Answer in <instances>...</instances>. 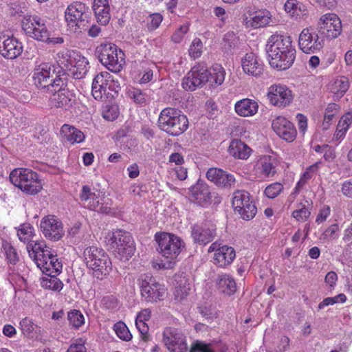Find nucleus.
Returning a JSON list of instances; mask_svg holds the SVG:
<instances>
[{
    "mask_svg": "<svg viewBox=\"0 0 352 352\" xmlns=\"http://www.w3.org/2000/svg\"><path fill=\"white\" fill-rule=\"evenodd\" d=\"M80 198L85 206L91 210L104 214H108L111 212V208L101 203V199L99 196L93 192L87 186H82Z\"/></svg>",
    "mask_w": 352,
    "mask_h": 352,
    "instance_id": "a878e982",
    "label": "nucleus"
},
{
    "mask_svg": "<svg viewBox=\"0 0 352 352\" xmlns=\"http://www.w3.org/2000/svg\"><path fill=\"white\" fill-rule=\"evenodd\" d=\"M166 290L164 285L156 282L149 276H146L140 283L141 296L146 302L154 303L164 300Z\"/></svg>",
    "mask_w": 352,
    "mask_h": 352,
    "instance_id": "2eb2a0df",
    "label": "nucleus"
},
{
    "mask_svg": "<svg viewBox=\"0 0 352 352\" xmlns=\"http://www.w3.org/2000/svg\"><path fill=\"white\" fill-rule=\"evenodd\" d=\"M100 63L112 72H119L122 69L124 54L115 44L102 43L96 49Z\"/></svg>",
    "mask_w": 352,
    "mask_h": 352,
    "instance_id": "6e6552de",
    "label": "nucleus"
},
{
    "mask_svg": "<svg viewBox=\"0 0 352 352\" xmlns=\"http://www.w3.org/2000/svg\"><path fill=\"white\" fill-rule=\"evenodd\" d=\"M45 274L46 276L43 277L41 281V285L43 288L58 292L63 289V284L61 280L56 277L57 274Z\"/></svg>",
    "mask_w": 352,
    "mask_h": 352,
    "instance_id": "37998d69",
    "label": "nucleus"
},
{
    "mask_svg": "<svg viewBox=\"0 0 352 352\" xmlns=\"http://www.w3.org/2000/svg\"><path fill=\"white\" fill-rule=\"evenodd\" d=\"M83 258L87 267L93 270L94 276L98 279H103L112 270L108 254L96 246L86 248L83 252Z\"/></svg>",
    "mask_w": 352,
    "mask_h": 352,
    "instance_id": "20e7f679",
    "label": "nucleus"
},
{
    "mask_svg": "<svg viewBox=\"0 0 352 352\" xmlns=\"http://www.w3.org/2000/svg\"><path fill=\"white\" fill-rule=\"evenodd\" d=\"M349 82L347 78L340 76L336 78L331 85L330 89L337 96H342L349 89Z\"/></svg>",
    "mask_w": 352,
    "mask_h": 352,
    "instance_id": "a18cd8bd",
    "label": "nucleus"
},
{
    "mask_svg": "<svg viewBox=\"0 0 352 352\" xmlns=\"http://www.w3.org/2000/svg\"><path fill=\"white\" fill-rule=\"evenodd\" d=\"M91 91L94 98L98 100L108 98L111 91L117 93L120 85L115 81L112 75L108 72H102L97 74L94 78L91 87Z\"/></svg>",
    "mask_w": 352,
    "mask_h": 352,
    "instance_id": "ddd939ff",
    "label": "nucleus"
},
{
    "mask_svg": "<svg viewBox=\"0 0 352 352\" xmlns=\"http://www.w3.org/2000/svg\"><path fill=\"white\" fill-rule=\"evenodd\" d=\"M23 50V44L16 37L0 32V54L7 59L19 56Z\"/></svg>",
    "mask_w": 352,
    "mask_h": 352,
    "instance_id": "4be33fe9",
    "label": "nucleus"
},
{
    "mask_svg": "<svg viewBox=\"0 0 352 352\" xmlns=\"http://www.w3.org/2000/svg\"><path fill=\"white\" fill-rule=\"evenodd\" d=\"M296 119L298 120V126L300 132L304 133L307 129V117L301 113H298L296 116Z\"/></svg>",
    "mask_w": 352,
    "mask_h": 352,
    "instance_id": "0e129e2a",
    "label": "nucleus"
},
{
    "mask_svg": "<svg viewBox=\"0 0 352 352\" xmlns=\"http://www.w3.org/2000/svg\"><path fill=\"white\" fill-rule=\"evenodd\" d=\"M208 68L204 63L195 65L182 80V87L186 90L194 91L208 81Z\"/></svg>",
    "mask_w": 352,
    "mask_h": 352,
    "instance_id": "6ab92c4d",
    "label": "nucleus"
},
{
    "mask_svg": "<svg viewBox=\"0 0 352 352\" xmlns=\"http://www.w3.org/2000/svg\"><path fill=\"white\" fill-rule=\"evenodd\" d=\"M283 186L279 182L272 183L268 185L265 190L264 194L270 199L276 197L283 190Z\"/></svg>",
    "mask_w": 352,
    "mask_h": 352,
    "instance_id": "6e6d98bb",
    "label": "nucleus"
},
{
    "mask_svg": "<svg viewBox=\"0 0 352 352\" xmlns=\"http://www.w3.org/2000/svg\"><path fill=\"white\" fill-rule=\"evenodd\" d=\"M272 127L274 131L283 140L292 142L296 137V129L294 124L283 116L273 120Z\"/></svg>",
    "mask_w": 352,
    "mask_h": 352,
    "instance_id": "bb28decb",
    "label": "nucleus"
},
{
    "mask_svg": "<svg viewBox=\"0 0 352 352\" xmlns=\"http://www.w3.org/2000/svg\"><path fill=\"white\" fill-rule=\"evenodd\" d=\"M60 134L63 140L67 141L72 144L81 143L85 139V135L80 130L67 124H65L61 126Z\"/></svg>",
    "mask_w": 352,
    "mask_h": 352,
    "instance_id": "f704fd0d",
    "label": "nucleus"
},
{
    "mask_svg": "<svg viewBox=\"0 0 352 352\" xmlns=\"http://www.w3.org/2000/svg\"><path fill=\"white\" fill-rule=\"evenodd\" d=\"M162 341L170 352H186L188 345L186 338L178 329L167 327L163 332Z\"/></svg>",
    "mask_w": 352,
    "mask_h": 352,
    "instance_id": "aec40b11",
    "label": "nucleus"
},
{
    "mask_svg": "<svg viewBox=\"0 0 352 352\" xmlns=\"http://www.w3.org/2000/svg\"><path fill=\"white\" fill-rule=\"evenodd\" d=\"M43 235L54 241L60 240L65 234L61 221L54 215L44 217L40 223Z\"/></svg>",
    "mask_w": 352,
    "mask_h": 352,
    "instance_id": "412c9836",
    "label": "nucleus"
},
{
    "mask_svg": "<svg viewBox=\"0 0 352 352\" xmlns=\"http://www.w3.org/2000/svg\"><path fill=\"white\" fill-rule=\"evenodd\" d=\"M228 152L234 158L247 160L252 154V148L241 140H232L229 145Z\"/></svg>",
    "mask_w": 352,
    "mask_h": 352,
    "instance_id": "473e14b6",
    "label": "nucleus"
},
{
    "mask_svg": "<svg viewBox=\"0 0 352 352\" xmlns=\"http://www.w3.org/2000/svg\"><path fill=\"white\" fill-rule=\"evenodd\" d=\"M75 52V50L68 49H62L57 52L55 60L62 69H70V63L73 58L72 54Z\"/></svg>",
    "mask_w": 352,
    "mask_h": 352,
    "instance_id": "c03bdc74",
    "label": "nucleus"
},
{
    "mask_svg": "<svg viewBox=\"0 0 352 352\" xmlns=\"http://www.w3.org/2000/svg\"><path fill=\"white\" fill-rule=\"evenodd\" d=\"M127 95L134 102L141 106L146 105L149 101L148 95L145 91L138 88H129Z\"/></svg>",
    "mask_w": 352,
    "mask_h": 352,
    "instance_id": "49530a36",
    "label": "nucleus"
},
{
    "mask_svg": "<svg viewBox=\"0 0 352 352\" xmlns=\"http://www.w3.org/2000/svg\"><path fill=\"white\" fill-rule=\"evenodd\" d=\"M320 32L328 39H335L342 33V25L340 19L335 13H327L320 16L318 22Z\"/></svg>",
    "mask_w": 352,
    "mask_h": 352,
    "instance_id": "a211bd4d",
    "label": "nucleus"
},
{
    "mask_svg": "<svg viewBox=\"0 0 352 352\" xmlns=\"http://www.w3.org/2000/svg\"><path fill=\"white\" fill-rule=\"evenodd\" d=\"M2 332L5 336L8 338H13L16 335L15 327L9 324H6L3 327Z\"/></svg>",
    "mask_w": 352,
    "mask_h": 352,
    "instance_id": "338daca9",
    "label": "nucleus"
},
{
    "mask_svg": "<svg viewBox=\"0 0 352 352\" xmlns=\"http://www.w3.org/2000/svg\"><path fill=\"white\" fill-rule=\"evenodd\" d=\"M21 27L25 34L34 40L43 42L49 39L50 31L45 21L37 15L25 14Z\"/></svg>",
    "mask_w": 352,
    "mask_h": 352,
    "instance_id": "9b49d317",
    "label": "nucleus"
},
{
    "mask_svg": "<svg viewBox=\"0 0 352 352\" xmlns=\"http://www.w3.org/2000/svg\"><path fill=\"white\" fill-rule=\"evenodd\" d=\"M284 7L285 10L292 16H304L307 14L306 6L297 0H287Z\"/></svg>",
    "mask_w": 352,
    "mask_h": 352,
    "instance_id": "79ce46f5",
    "label": "nucleus"
},
{
    "mask_svg": "<svg viewBox=\"0 0 352 352\" xmlns=\"http://www.w3.org/2000/svg\"><path fill=\"white\" fill-rule=\"evenodd\" d=\"M255 178L265 180L276 173L275 160L270 155H263L256 162L253 168Z\"/></svg>",
    "mask_w": 352,
    "mask_h": 352,
    "instance_id": "393cba45",
    "label": "nucleus"
},
{
    "mask_svg": "<svg viewBox=\"0 0 352 352\" xmlns=\"http://www.w3.org/2000/svg\"><path fill=\"white\" fill-rule=\"evenodd\" d=\"M298 46L305 54H314L320 51L323 47V41L313 27L304 28L298 36Z\"/></svg>",
    "mask_w": 352,
    "mask_h": 352,
    "instance_id": "f3484780",
    "label": "nucleus"
},
{
    "mask_svg": "<svg viewBox=\"0 0 352 352\" xmlns=\"http://www.w3.org/2000/svg\"><path fill=\"white\" fill-rule=\"evenodd\" d=\"M66 74L63 72L55 73L54 67L48 63H42L36 65L33 71L32 79L34 85L40 89L48 91L57 80L62 79Z\"/></svg>",
    "mask_w": 352,
    "mask_h": 352,
    "instance_id": "9d476101",
    "label": "nucleus"
},
{
    "mask_svg": "<svg viewBox=\"0 0 352 352\" xmlns=\"http://www.w3.org/2000/svg\"><path fill=\"white\" fill-rule=\"evenodd\" d=\"M188 25H183L177 29L172 35V40L176 43H179L183 39L184 35L188 32Z\"/></svg>",
    "mask_w": 352,
    "mask_h": 352,
    "instance_id": "052dcab7",
    "label": "nucleus"
},
{
    "mask_svg": "<svg viewBox=\"0 0 352 352\" xmlns=\"http://www.w3.org/2000/svg\"><path fill=\"white\" fill-rule=\"evenodd\" d=\"M163 16L160 13H153L146 17V26L148 30H156L161 24Z\"/></svg>",
    "mask_w": 352,
    "mask_h": 352,
    "instance_id": "864d4df0",
    "label": "nucleus"
},
{
    "mask_svg": "<svg viewBox=\"0 0 352 352\" xmlns=\"http://www.w3.org/2000/svg\"><path fill=\"white\" fill-rule=\"evenodd\" d=\"M17 236L20 241L27 243V249L29 245H34L36 242L32 241V239L34 236V229L28 223H22L17 228Z\"/></svg>",
    "mask_w": 352,
    "mask_h": 352,
    "instance_id": "ea45409f",
    "label": "nucleus"
},
{
    "mask_svg": "<svg viewBox=\"0 0 352 352\" xmlns=\"http://www.w3.org/2000/svg\"><path fill=\"white\" fill-rule=\"evenodd\" d=\"M67 319L69 325L73 328L78 329L85 323V318L82 314L76 309L72 310L67 314Z\"/></svg>",
    "mask_w": 352,
    "mask_h": 352,
    "instance_id": "09e8293b",
    "label": "nucleus"
},
{
    "mask_svg": "<svg viewBox=\"0 0 352 352\" xmlns=\"http://www.w3.org/2000/svg\"><path fill=\"white\" fill-rule=\"evenodd\" d=\"M234 109L240 116L250 117L258 112V104L254 100L244 98L235 103Z\"/></svg>",
    "mask_w": 352,
    "mask_h": 352,
    "instance_id": "72a5a7b5",
    "label": "nucleus"
},
{
    "mask_svg": "<svg viewBox=\"0 0 352 352\" xmlns=\"http://www.w3.org/2000/svg\"><path fill=\"white\" fill-rule=\"evenodd\" d=\"M1 252L4 254L10 263L16 264L18 262L19 254L10 242L6 240L2 241Z\"/></svg>",
    "mask_w": 352,
    "mask_h": 352,
    "instance_id": "de8ad7c7",
    "label": "nucleus"
},
{
    "mask_svg": "<svg viewBox=\"0 0 352 352\" xmlns=\"http://www.w3.org/2000/svg\"><path fill=\"white\" fill-rule=\"evenodd\" d=\"M160 128L172 136L184 133L188 127V120L181 111L174 108H165L159 116Z\"/></svg>",
    "mask_w": 352,
    "mask_h": 352,
    "instance_id": "39448f33",
    "label": "nucleus"
},
{
    "mask_svg": "<svg viewBox=\"0 0 352 352\" xmlns=\"http://www.w3.org/2000/svg\"><path fill=\"white\" fill-rule=\"evenodd\" d=\"M106 243L115 257L120 261L129 260L135 251L133 237L128 232L122 230L109 232L106 236Z\"/></svg>",
    "mask_w": 352,
    "mask_h": 352,
    "instance_id": "7ed1b4c3",
    "label": "nucleus"
},
{
    "mask_svg": "<svg viewBox=\"0 0 352 352\" xmlns=\"http://www.w3.org/2000/svg\"><path fill=\"white\" fill-rule=\"evenodd\" d=\"M10 180L12 184L28 195H36L43 188L37 173L28 168L14 169L10 174Z\"/></svg>",
    "mask_w": 352,
    "mask_h": 352,
    "instance_id": "423d86ee",
    "label": "nucleus"
},
{
    "mask_svg": "<svg viewBox=\"0 0 352 352\" xmlns=\"http://www.w3.org/2000/svg\"><path fill=\"white\" fill-rule=\"evenodd\" d=\"M72 55L73 58L70 63L69 70H72V74L76 78H82L89 71V61L77 51L73 53Z\"/></svg>",
    "mask_w": 352,
    "mask_h": 352,
    "instance_id": "7c9ffc66",
    "label": "nucleus"
},
{
    "mask_svg": "<svg viewBox=\"0 0 352 352\" xmlns=\"http://www.w3.org/2000/svg\"><path fill=\"white\" fill-rule=\"evenodd\" d=\"M28 252L30 257L43 273L58 274L61 272L62 263L44 241L36 242L34 245H29Z\"/></svg>",
    "mask_w": 352,
    "mask_h": 352,
    "instance_id": "f03ea898",
    "label": "nucleus"
},
{
    "mask_svg": "<svg viewBox=\"0 0 352 352\" xmlns=\"http://www.w3.org/2000/svg\"><path fill=\"white\" fill-rule=\"evenodd\" d=\"M339 230L340 228L338 224L334 223L325 230L322 234V236L324 239H336L338 237Z\"/></svg>",
    "mask_w": 352,
    "mask_h": 352,
    "instance_id": "bf43d9fd",
    "label": "nucleus"
},
{
    "mask_svg": "<svg viewBox=\"0 0 352 352\" xmlns=\"http://www.w3.org/2000/svg\"><path fill=\"white\" fill-rule=\"evenodd\" d=\"M190 352H213L210 347L203 343H197L192 346Z\"/></svg>",
    "mask_w": 352,
    "mask_h": 352,
    "instance_id": "774afa93",
    "label": "nucleus"
},
{
    "mask_svg": "<svg viewBox=\"0 0 352 352\" xmlns=\"http://www.w3.org/2000/svg\"><path fill=\"white\" fill-rule=\"evenodd\" d=\"M207 179L220 187H230L234 184L236 180L233 175L217 168H210L206 172Z\"/></svg>",
    "mask_w": 352,
    "mask_h": 352,
    "instance_id": "c756f323",
    "label": "nucleus"
},
{
    "mask_svg": "<svg viewBox=\"0 0 352 352\" xmlns=\"http://www.w3.org/2000/svg\"><path fill=\"white\" fill-rule=\"evenodd\" d=\"M56 81L57 83L54 82V85L51 86V89L47 91L52 94L50 103L52 107L68 109L76 102V94L67 87V75Z\"/></svg>",
    "mask_w": 352,
    "mask_h": 352,
    "instance_id": "1a4fd4ad",
    "label": "nucleus"
},
{
    "mask_svg": "<svg viewBox=\"0 0 352 352\" xmlns=\"http://www.w3.org/2000/svg\"><path fill=\"white\" fill-rule=\"evenodd\" d=\"M203 43L200 38H195L189 48V55L193 59H196L201 56L202 54Z\"/></svg>",
    "mask_w": 352,
    "mask_h": 352,
    "instance_id": "5fc2aeb1",
    "label": "nucleus"
},
{
    "mask_svg": "<svg viewBox=\"0 0 352 352\" xmlns=\"http://www.w3.org/2000/svg\"><path fill=\"white\" fill-rule=\"evenodd\" d=\"M331 208L329 206H324L322 208H320L316 219V223L318 224H320L324 222L327 217L330 215Z\"/></svg>",
    "mask_w": 352,
    "mask_h": 352,
    "instance_id": "e2e57ef3",
    "label": "nucleus"
},
{
    "mask_svg": "<svg viewBox=\"0 0 352 352\" xmlns=\"http://www.w3.org/2000/svg\"><path fill=\"white\" fill-rule=\"evenodd\" d=\"M272 15L267 10H260L246 17V25L252 28H261L267 25L271 21Z\"/></svg>",
    "mask_w": 352,
    "mask_h": 352,
    "instance_id": "c9c22d12",
    "label": "nucleus"
},
{
    "mask_svg": "<svg viewBox=\"0 0 352 352\" xmlns=\"http://www.w3.org/2000/svg\"><path fill=\"white\" fill-rule=\"evenodd\" d=\"M22 333L29 338H38L42 334L41 327L36 324L33 319L25 317L19 322Z\"/></svg>",
    "mask_w": 352,
    "mask_h": 352,
    "instance_id": "e433bc0d",
    "label": "nucleus"
},
{
    "mask_svg": "<svg viewBox=\"0 0 352 352\" xmlns=\"http://www.w3.org/2000/svg\"><path fill=\"white\" fill-rule=\"evenodd\" d=\"M208 252H214L213 256L214 263L221 267L232 263L236 256L233 248L222 245L218 241H214L210 245Z\"/></svg>",
    "mask_w": 352,
    "mask_h": 352,
    "instance_id": "5701e85b",
    "label": "nucleus"
},
{
    "mask_svg": "<svg viewBox=\"0 0 352 352\" xmlns=\"http://www.w3.org/2000/svg\"><path fill=\"white\" fill-rule=\"evenodd\" d=\"M208 81L212 86L221 85L225 80L226 72L224 68L219 64L212 65L208 69Z\"/></svg>",
    "mask_w": 352,
    "mask_h": 352,
    "instance_id": "a19ab883",
    "label": "nucleus"
},
{
    "mask_svg": "<svg viewBox=\"0 0 352 352\" xmlns=\"http://www.w3.org/2000/svg\"><path fill=\"white\" fill-rule=\"evenodd\" d=\"M190 197L196 204L206 206L210 203L212 194L208 185L203 180L199 179L189 188Z\"/></svg>",
    "mask_w": 352,
    "mask_h": 352,
    "instance_id": "cd10ccee",
    "label": "nucleus"
},
{
    "mask_svg": "<svg viewBox=\"0 0 352 352\" xmlns=\"http://www.w3.org/2000/svg\"><path fill=\"white\" fill-rule=\"evenodd\" d=\"M85 340L83 338H77L72 341L67 352H87L85 346Z\"/></svg>",
    "mask_w": 352,
    "mask_h": 352,
    "instance_id": "13d9d810",
    "label": "nucleus"
},
{
    "mask_svg": "<svg viewBox=\"0 0 352 352\" xmlns=\"http://www.w3.org/2000/svg\"><path fill=\"white\" fill-rule=\"evenodd\" d=\"M92 8L98 22L107 25L111 19L109 0H94Z\"/></svg>",
    "mask_w": 352,
    "mask_h": 352,
    "instance_id": "2f4dec72",
    "label": "nucleus"
},
{
    "mask_svg": "<svg viewBox=\"0 0 352 352\" xmlns=\"http://www.w3.org/2000/svg\"><path fill=\"white\" fill-rule=\"evenodd\" d=\"M155 240L158 243L159 252L162 256L176 262V258L184 247L181 239L174 234L162 232L155 234Z\"/></svg>",
    "mask_w": 352,
    "mask_h": 352,
    "instance_id": "f8f14e48",
    "label": "nucleus"
},
{
    "mask_svg": "<svg viewBox=\"0 0 352 352\" xmlns=\"http://www.w3.org/2000/svg\"><path fill=\"white\" fill-rule=\"evenodd\" d=\"M352 124V113L348 112L342 116L338 122V126L347 131Z\"/></svg>",
    "mask_w": 352,
    "mask_h": 352,
    "instance_id": "680f3d73",
    "label": "nucleus"
},
{
    "mask_svg": "<svg viewBox=\"0 0 352 352\" xmlns=\"http://www.w3.org/2000/svg\"><path fill=\"white\" fill-rule=\"evenodd\" d=\"M267 99L273 106L285 108L289 106L294 99L292 91L285 85L275 83L267 88Z\"/></svg>",
    "mask_w": 352,
    "mask_h": 352,
    "instance_id": "dca6fc26",
    "label": "nucleus"
},
{
    "mask_svg": "<svg viewBox=\"0 0 352 352\" xmlns=\"http://www.w3.org/2000/svg\"><path fill=\"white\" fill-rule=\"evenodd\" d=\"M232 205L234 211L245 220L252 219L256 214V207L250 193L245 190H238L233 193Z\"/></svg>",
    "mask_w": 352,
    "mask_h": 352,
    "instance_id": "4468645a",
    "label": "nucleus"
},
{
    "mask_svg": "<svg viewBox=\"0 0 352 352\" xmlns=\"http://www.w3.org/2000/svg\"><path fill=\"white\" fill-rule=\"evenodd\" d=\"M311 214V212L305 205L302 206L299 209L295 210L292 212V217L298 221L304 222L307 220Z\"/></svg>",
    "mask_w": 352,
    "mask_h": 352,
    "instance_id": "4d7b16f0",
    "label": "nucleus"
},
{
    "mask_svg": "<svg viewBox=\"0 0 352 352\" xmlns=\"http://www.w3.org/2000/svg\"><path fill=\"white\" fill-rule=\"evenodd\" d=\"M113 330L118 337L121 340L129 341L132 338V335L123 322H116L113 325Z\"/></svg>",
    "mask_w": 352,
    "mask_h": 352,
    "instance_id": "3c124183",
    "label": "nucleus"
},
{
    "mask_svg": "<svg viewBox=\"0 0 352 352\" xmlns=\"http://www.w3.org/2000/svg\"><path fill=\"white\" fill-rule=\"evenodd\" d=\"M342 192L345 196L352 198V178L343 182Z\"/></svg>",
    "mask_w": 352,
    "mask_h": 352,
    "instance_id": "69168bd1",
    "label": "nucleus"
},
{
    "mask_svg": "<svg viewBox=\"0 0 352 352\" xmlns=\"http://www.w3.org/2000/svg\"><path fill=\"white\" fill-rule=\"evenodd\" d=\"M215 226L204 222L197 223L191 227V236L195 243L206 245L214 240L216 236Z\"/></svg>",
    "mask_w": 352,
    "mask_h": 352,
    "instance_id": "b1692460",
    "label": "nucleus"
},
{
    "mask_svg": "<svg viewBox=\"0 0 352 352\" xmlns=\"http://www.w3.org/2000/svg\"><path fill=\"white\" fill-rule=\"evenodd\" d=\"M102 117L109 121L116 120L119 116V109L116 104H107L102 111Z\"/></svg>",
    "mask_w": 352,
    "mask_h": 352,
    "instance_id": "603ef678",
    "label": "nucleus"
},
{
    "mask_svg": "<svg viewBox=\"0 0 352 352\" xmlns=\"http://www.w3.org/2000/svg\"><path fill=\"white\" fill-rule=\"evenodd\" d=\"M176 286L174 291L175 300L180 302L188 295L190 289L189 279L186 276H179L176 278Z\"/></svg>",
    "mask_w": 352,
    "mask_h": 352,
    "instance_id": "4c0bfd02",
    "label": "nucleus"
},
{
    "mask_svg": "<svg viewBox=\"0 0 352 352\" xmlns=\"http://www.w3.org/2000/svg\"><path fill=\"white\" fill-rule=\"evenodd\" d=\"M243 72L252 76L258 77L263 72V63L254 53H247L241 59Z\"/></svg>",
    "mask_w": 352,
    "mask_h": 352,
    "instance_id": "c85d7f7f",
    "label": "nucleus"
},
{
    "mask_svg": "<svg viewBox=\"0 0 352 352\" xmlns=\"http://www.w3.org/2000/svg\"><path fill=\"white\" fill-rule=\"evenodd\" d=\"M219 292L228 296L232 295L236 289L234 278L228 274L220 275L217 281Z\"/></svg>",
    "mask_w": 352,
    "mask_h": 352,
    "instance_id": "58836bf2",
    "label": "nucleus"
},
{
    "mask_svg": "<svg viewBox=\"0 0 352 352\" xmlns=\"http://www.w3.org/2000/svg\"><path fill=\"white\" fill-rule=\"evenodd\" d=\"M338 105L336 103L329 104L326 110L322 122L323 129H328L331 122L332 121L335 115L338 113Z\"/></svg>",
    "mask_w": 352,
    "mask_h": 352,
    "instance_id": "8fccbe9b",
    "label": "nucleus"
},
{
    "mask_svg": "<svg viewBox=\"0 0 352 352\" xmlns=\"http://www.w3.org/2000/svg\"><path fill=\"white\" fill-rule=\"evenodd\" d=\"M270 65L278 70L289 69L296 58V49L290 36L274 34L266 45Z\"/></svg>",
    "mask_w": 352,
    "mask_h": 352,
    "instance_id": "f257e3e1",
    "label": "nucleus"
},
{
    "mask_svg": "<svg viewBox=\"0 0 352 352\" xmlns=\"http://www.w3.org/2000/svg\"><path fill=\"white\" fill-rule=\"evenodd\" d=\"M90 15L89 6L80 1L69 4L65 11L67 26L74 32H80L88 26Z\"/></svg>",
    "mask_w": 352,
    "mask_h": 352,
    "instance_id": "0eeeda50",
    "label": "nucleus"
}]
</instances>
